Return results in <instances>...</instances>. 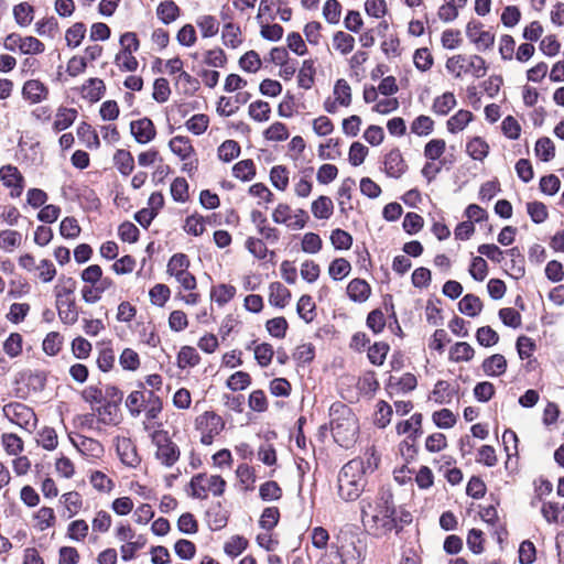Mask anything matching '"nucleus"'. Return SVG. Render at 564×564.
I'll use <instances>...</instances> for the list:
<instances>
[{
    "instance_id": "62",
    "label": "nucleus",
    "mask_w": 564,
    "mask_h": 564,
    "mask_svg": "<svg viewBox=\"0 0 564 564\" xmlns=\"http://www.w3.org/2000/svg\"><path fill=\"white\" fill-rule=\"evenodd\" d=\"M35 31L40 36L54 39L58 33V22L54 17L42 19L35 23Z\"/></svg>"
},
{
    "instance_id": "37",
    "label": "nucleus",
    "mask_w": 564,
    "mask_h": 564,
    "mask_svg": "<svg viewBox=\"0 0 564 564\" xmlns=\"http://www.w3.org/2000/svg\"><path fill=\"white\" fill-rule=\"evenodd\" d=\"M58 317L66 325H73L78 319V312L76 310L74 300H63L62 303H56Z\"/></svg>"
},
{
    "instance_id": "7",
    "label": "nucleus",
    "mask_w": 564,
    "mask_h": 564,
    "mask_svg": "<svg viewBox=\"0 0 564 564\" xmlns=\"http://www.w3.org/2000/svg\"><path fill=\"white\" fill-rule=\"evenodd\" d=\"M226 481L218 475L197 474L192 477L188 494L195 499H207L209 495L220 497L225 492Z\"/></svg>"
},
{
    "instance_id": "13",
    "label": "nucleus",
    "mask_w": 564,
    "mask_h": 564,
    "mask_svg": "<svg viewBox=\"0 0 564 564\" xmlns=\"http://www.w3.org/2000/svg\"><path fill=\"white\" fill-rule=\"evenodd\" d=\"M466 36L479 52L492 48L495 44V33L486 28L481 22L471 20L466 25Z\"/></svg>"
},
{
    "instance_id": "61",
    "label": "nucleus",
    "mask_w": 564,
    "mask_h": 564,
    "mask_svg": "<svg viewBox=\"0 0 564 564\" xmlns=\"http://www.w3.org/2000/svg\"><path fill=\"white\" fill-rule=\"evenodd\" d=\"M219 160L230 162L240 154V145L235 140L224 141L217 150Z\"/></svg>"
},
{
    "instance_id": "46",
    "label": "nucleus",
    "mask_w": 564,
    "mask_h": 564,
    "mask_svg": "<svg viewBox=\"0 0 564 564\" xmlns=\"http://www.w3.org/2000/svg\"><path fill=\"white\" fill-rule=\"evenodd\" d=\"M315 67L312 59H305L297 74V84L303 89H310L314 84Z\"/></svg>"
},
{
    "instance_id": "29",
    "label": "nucleus",
    "mask_w": 564,
    "mask_h": 564,
    "mask_svg": "<svg viewBox=\"0 0 564 564\" xmlns=\"http://www.w3.org/2000/svg\"><path fill=\"white\" fill-rule=\"evenodd\" d=\"M543 518L549 523L564 525V505L557 502H544L541 508Z\"/></svg>"
},
{
    "instance_id": "56",
    "label": "nucleus",
    "mask_w": 564,
    "mask_h": 564,
    "mask_svg": "<svg viewBox=\"0 0 564 564\" xmlns=\"http://www.w3.org/2000/svg\"><path fill=\"white\" fill-rule=\"evenodd\" d=\"M232 174L236 178L243 182L250 181L256 175V166L252 160H242L237 162L232 167Z\"/></svg>"
},
{
    "instance_id": "40",
    "label": "nucleus",
    "mask_w": 564,
    "mask_h": 564,
    "mask_svg": "<svg viewBox=\"0 0 564 564\" xmlns=\"http://www.w3.org/2000/svg\"><path fill=\"white\" fill-rule=\"evenodd\" d=\"M333 97L340 107H349L352 100L351 88L346 79L336 80L333 89Z\"/></svg>"
},
{
    "instance_id": "1",
    "label": "nucleus",
    "mask_w": 564,
    "mask_h": 564,
    "mask_svg": "<svg viewBox=\"0 0 564 564\" xmlns=\"http://www.w3.org/2000/svg\"><path fill=\"white\" fill-rule=\"evenodd\" d=\"M361 521L365 528L383 535L398 528L397 509L390 489L382 488L375 496L360 501Z\"/></svg>"
},
{
    "instance_id": "64",
    "label": "nucleus",
    "mask_w": 564,
    "mask_h": 564,
    "mask_svg": "<svg viewBox=\"0 0 564 564\" xmlns=\"http://www.w3.org/2000/svg\"><path fill=\"white\" fill-rule=\"evenodd\" d=\"M251 384V377L246 371H236L226 381V387L231 391H241Z\"/></svg>"
},
{
    "instance_id": "54",
    "label": "nucleus",
    "mask_w": 564,
    "mask_h": 564,
    "mask_svg": "<svg viewBox=\"0 0 564 564\" xmlns=\"http://www.w3.org/2000/svg\"><path fill=\"white\" fill-rule=\"evenodd\" d=\"M248 113L257 122H265L270 119L271 108L267 101L257 100L249 105Z\"/></svg>"
},
{
    "instance_id": "57",
    "label": "nucleus",
    "mask_w": 564,
    "mask_h": 564,
    "mask_svg": "<svg viewBox=\"0 0 564 564\" xmlns=\"http://www.w3.org/2000/svg\"><path fill=\"white\" fill-rule=\"evenodd\" d=\"M333 45L340 54L347 55L355 47V39L348 33L338 31L333 36Z\"/></svg>"
},
{
    "instance_id": "27",
    "label": "nucleus",
    "mask_w": 564,
    "mask_h": 564,
    "mask_svg": "<svg viewBox=\"0 0 564 564\" xmlns=\"http://www.w3.org/2000/svg\"><path fill=\"white\" fill-rule=\"evenodd\" d=\"M482 370L487 376L499 377L507 370V360L505 356L495 354L482 361Z\"/></svg>"
},
{
    "instance_id": "26",
    "label": "nucleus",
    "mask_w": 564,
    "mask_h": 564,
    "mask_svg": "<svg viewBox=\"0 0 564 564\" xmlns=\"http://www.w3.org/2000/svg\"><path fill=\"white\" fill-rule=\"evenodd\" d=\"M106 90L104 82L99 78H89L82 87V96L90 102L101 99Z\"/></svg>"
},
{
    "instance_id": "25",
    "label": "nucleus",
    "mask_w": 564,
    "mask_h": 564,
    "mask_svg": "<svg viewBox=\"0 0 564 564\" xmlns=\"http://www.w3.org/2000/svg\"><path fill=\"white\" fill-rule=\"evenodd\" d=\"M311 212L316 219H329L334 213V203L330 197L321 195L312 202Z\"/></svg>"
},
{
    "instance_id": "22",
    "label": "nucleus",
    "mask_w": 564,
    "mask_h": 564,
    "mask_svg": "<svg viewBox=\"0 0 564 564\" xmlns=\"http://www.w3.org/2000/svg\"><path fill=\"white\" fill-rule=\"evenodd\" d=\"M291 299V292L280 282H272L269 284V303L272 306L283 308Z\"/></svg>"
},
{
    "instance_id": "19",
    "label": "nucleus",
    "mask_w": 564,
    "mask_h": 564,
    "mask_svg": "<svg viewBox=\"0 0 564 564\" xmlns=\"http://www.w3.org/2000/svg\"><path fill=\"white\" fill-rule=\"evenodd\" d=\"M70 441L78 452L87 457L100 458L104 455V446L97 440L79 435Z\"/></svg>"
},
{
    "instance_id": "47",
    "label": "nucleus",
    "mask_w": 564,
    "mask_h": 564,
    "mask_svg": "<svg viewBox=\"0 0 564 564\" xmlns=\"http://www.w3.org/2000/svg\"><path fill=\"white\" fill-rule=\"evenodd\" d=\"M248 540L241 535L230 536L224 544V552L231 558L239 556L247 547Z\"/></svg>"
},
{
    "instance_id": "33",
    "label": "nucleus",
    "mask_w": 564,
    "mask_h": 564,
    "mask_svg": "<svg viewBox=\"0 0 564 564\" xmlns=\"http://www.w3.org/2000/svg\"><path fill=\"white\" fill-rule=\"evenodd\" d=\"M457 104L453 93L446 91L433 100L432 111L438 116H446Z\"/></svg>"
},
{
    "instance_id": "60",
    "label": "nucleus",
    "mask_w": 564,
    "mask_h": 564,
    "mask_svg": "<svg viewBox=\"0 0 564 564\" xmlns=\"http://www.w3.org/2000/svg\"><path fill=\"white\" fill-rule=\"evenodd\" d=\"M351 271V265L349 261L344 258H337L330 262L328 267V274L333 280H343L346 278Z\"/></svg>"
},
{
    "instance_id": "23",
    "label": "nucleus",
    "mask_w": 564,
    "mask_h": 564,
    "mask_svg": "<svg viewBox=\"0 0 564 564\" xmlns=\"http://www.w3.org/2000/svg\"><path fill=\"white\" fill-rule=\"evenodd\" d=\"M210 216L204 217L199 214H193L186 217L183 229L187 235L200 236L205 232L206 226L210 224Z\"/></svg>"
},
{
    "instance_id": "52",
    "label": "nucleus",
    "mask_w": 564,
    "mask_h": 564,
    "mask_svg": "<svg viewBox=\"0 0 564 564\" xmlns=\"http://www.w3.org/2000/svg\"><path fill=\"white\" fill-rule=\"evenodd\" d=\"M466 151L474 160L482 161L489 153V145L482 138L475 137L467 143Z\"/></svg>"
},
{
    "instance_id": "24",
    "label": "nucleus",
    "mask_w": 564,
    "mask_h": 564,
    "mask_svg": "<svg viewBox=\"0 0 564 564\" xmlns=\"http://www.w3.org/2000/svg\"><path fill=\"white\" fill-rule=\"evenodd\" d=\"M34 528L41 532L53 528L56 523V516L51 507L40 508L32 517Z\"/></svg>"
},
{
    "instance_id": "10",
    "label": "nucleus",
    "mask_w": 564,
    "mask_h": 564,
    "mask_svg": "<svg viewBox=\"0 0 564 564\" xmlns=\"http://www.w3.org/2000/svg\"><path fill=\"white\" fill-rule=\"evenodd\" d=\"M308 216L304 209L292 210L291 206L280 203L272 212V220L278 225H285L291 230L303 229Z\"/></svg>"
},
{
    "instance_id": "50",
    "label": "nucleus",
    "mask_w": 564,
    "mask_h": 564,
    "mask_svg": "<svg viewBox=\"0 0 564 564\" xmlns=\"http://www.w3.org/2000/svg\"><path fill=\"white\" fill-rule=\"evenodd\" d=\"M355 186V181L352 178H345L339 188H338V205L343 213H346L348 209H352L350 204L351 199V191Z\"/></svg>"
},
{
    "instance_id": "44",
    "label": "nucleus",
    "mask_w": 564,
    "mask_h": 564,
    "mask_svg": "<svg viewBox=\"0 0 564 564\" xmlns=\"http://www.w3.org/2000/svg\"><path fill=\"white\" fill-rule=\"evenodd\" d=\"M196 24L199 28L202 36L205 39L215 36L219 31V22L214 15H199L196 19Z\"/></svg>"
},
{
    "instance_id": "21",
    "label": "nucleus",
    "mask_w": 564,
    "mask_h": 564,
    "mask_svg": "<svg viewBox=\"0 0 564 564\" xmlns=\"http://www.w3.org/2000/svg\"><path fill=\"white\" fill-rule=\"evenodd\" d=\"M406 163L399 149L391 150L384 158L386 173L391 177H400L406 171Z\"/></svg>"
},
{
    "instance_id": "8",
    "label": "nucleus",
    "mask_w": 564,
    "mask_h": 564,
    "mask_svg": "<svg viewBox=\"0 0 564 564\" xmlns=\"http://www.w3.org/2000/svg\"><path fill=\"white\" fill-rule=\"evenodd\" d=\"M189 259L185 253H175L167 263L166 272L173 276L184 290L193 291L196 289V278L188 271Z\"/></svg>"
},
{
    "instance_id": "28",
    "label": "nucleus",
    "mask_w": 564,
    "mask_h": 564,
    "mask_svg": "<svg viewBox=\"0 0 564 564\" xmlns=\"http://www.w3.org/2000/svg\"><path fill=\"white\" fill-rule=\"evenodd\" d=\"M113 164L123 176H128L134 169V159L130 151L118 149L113 155Z\"/></svg>"
},
{
    "instance_id": "39",
    "label": "nucleus",
    "mask_w": 564,
    "mask_h": 564,
    "mask_svg": "<svg viewBox=\"0 0 564 564\" xmlns=\"http://www.w3.org/2000/svg\"><path fill=\"white\" fill-rule=\"evenodd\" d=\"M534 153L542 162H550L555 158L554 142L547 137L538 139L534 147Z\"/></svg>"
},
{
    "instance_id": "36",
    "label": "nucleus",
    "mask_w": 564,
    "mask_h": 564,
    "mask_svg": "<svg viewBox=\"0 0 564 564\" xmlns=\"http://www.w3.org/2000/svg\"><path fill=\"white\" fill-rule=\"evenodd\" d=\"M77 111L73 108H59L55 115L53 129L56 132L66 130L76 120Z\"/></svg>"
},
{
    "instance_id": "14",
    "label": "nucleus",
    "mask_w": 564,
    "mask_h": 564,
    "mask_svg": "<svg viewBox=\"0 0 564 564\" xmlns=\"http://www.w3.org/2000/svg\"><path fill=\"white\" fill-rule=\"evenodd\" d=\"M0 181L10 188V196L20 197L24 189V177L17 166L11 164L0 167Z\"/></svg>"
},
{
    "instance_id": "32",
    "label": "nucleus",
    "mask_w": 564,
    "mask_h": 564,
    "mask_svg": "<svg viewBox=\"0 0 564 564\" xmlns=\"http://www.w3.org/2000/svg\"><path fill=\"white\" fill-rule=\"evenodd\" d=\"M473 118L469 110L460 109L447 120L446 128L451 133H458L468 126Z\"/></svg>"
},
{
    "instance_id": "53",
    "label": "nucleus",
    "mask_w": 564,
    "mask_h": 564,
    "mask_svg": "<svg viewBox=\"0 0 564 564\" xmlns=\"http://www.w3.org/2000/svg\"><path fill=\"white\" fill-rule=\"evenodd\" d=\"M410 130L419 137H426L434 130V120L429 116L421 115L411 122Z\"/></svg>"
},
{
    "instance_id": "48",
    "label": "nucleus",
    "mask_w": 564,
    "mask_h": 564,
    "mask_svg": "<svg viewBox=\"0 0 564 564\" xmlns=\"http://www.w3.org/2000/svg\"><path fill=\"white\" fill-rule=\"evenodd\" d=\"M199 361L200 357L194 347L183 346L177 354V366L181 369L195 367Z\"/></svg>"
},
{
    "instance_id": "38",
    "label": "nucleus",
    "mask_w": 564,
    "mask_h": 564,
    "mask_svg": "<svg viewBox=\"0 0 564 564\" xmlns=\"http://www.w3.org/2000/svg\"><path fill=\"white\" fill-rule=\"evenodd\" d=\"M156 15L164 24H170L178 18L180 8L174 1L165 0L158 6Z\"/></svg>"
},
{
    "instance_id": "42",
    "label": "nucleus",
    "mask_w": 564,
    "mask_h": 564,
    "mask_svg": "<svg viewBox=\"0 0 564 564\" xmlns=\"http://www.w3.org/2000/svg\"><path fill=\"white\" fill-rule=\"evenodd\" d=\"M459 311L470 317L477 316L482 310L480 299L474 294H466L458 303Z\"/></svg>"
},
{
    "instance_id": "43",
    "label": "nucleus",
    "mask_w": 564,
    "mask_h": 564,
    "mask_svg": "<svg viewBox=\"0 0 564 564\" xmlns=\"http://www.w3.org/2000/svg\"><path fill=\"white\" fill-rule=\"evenodd\" d=\"M13 17L20 26L25 28L34 19V8L28 2H21L13 7Z\"/></svg>"
},
{
    "instance_id": "15",
    "label": "nucleus",
    "mask_w": 564,
    "mask_h": 564,
    "mask_svg": "<svg viewBox=\"0 0 564 564\" xmlns=\"http://www.w3.org/2000/svg\"><path fill=\"white\" fill-rule=\"evenodd\" d=\"M116 452L121 463L128 467L135 468L140 465L141 458L138 454L137 446L128 437L118 436L115 440Z\"/></svg>"
},
{
    "instance_id": "18",
    "label": "nucleus",
    "mask_w": 564,
    "mask_h": 564,
    "mask_svg": "<svg viewBox=\"0 0 564 564\" xmlns=\"http://www.w3.org/2000/svg\"><path fill=\"white\" fill-rule=\"evenodd\" d=\"M22 96L30 104H40L48 98V88L37 79H30L23 84Z\"/></svg>"
},
{
    "instance_id": "2",
    "label": "nucleus",
    "mask_w": 564,
    "mask_h": 564,
    "mask_svg": "<svg viewBox=\"0 0 564 564\" xmlns=\"http://www.w3.org/2000/svg\"><path fill=\"white\" fill-rule=\"evenodd\" d=\"M375 453H367L365 458H355L346 463L337 480L338 496L345 501L358 499L366 486V474L373 471L378 466Z\"/></svg>"
},
{
    "instance_id": "11",
    "label": "nucleus",
    "mask_w": 564,
    "mask_h": 564,
    "mask_svg": "<svg viewBox=\"0 0 564 564\" xmlns=\"http://www.w3.org/2000/svg\"><path fill=\"white\" fill-rule=\"evenodd\" d=\"M3 415L13 424L31 432L36 426V415L26 404L11 402L3 406Z\"/></svg>"
},
{
    "instance_id": "59",
    "label": "nucleus",
    "mask_w": 564,
    "mask_h": 564,
    "mask_svg": "<svg viewBox=\"0 0 564 564\" xmlns=\"http://www.w3.org/2000/svg\"><path fill=\"white\" fill-rule=\"evenodd\" d=\"M289 170L283 165H275L270 171V181L272 185L284 192L289 186Z\"/></svg>"
},
{
    "instance_id": "34",
    "label": "nucleus",
    "mask_w": 564,
    "mask_h": 564,
    "mask_svg": "<svg viewBox=\"0 0 564 564\" xmlns=\"http://www.w3.org/2000/svg\"><path fill=\"white\" fill-rule=\"evenodd\" d=\"M221 39L224 45L231 48H237L242 43V34L239 25L231 22L223 26Z\"/></svg>"
},
{
    "instance_id": "30",
    "label": "nucleus",
    "mask_w": 564,
    "mask_h": 564,
    "mask_svg": "<svg viewBox=\"0 0 564 564\" xmlns=\"http://www.w3.org/2000/svg\"><path fill=\"white\" fill-rule=\"evenodd\" d=\"M370 292V285L361 279L351 280L347 286V294L355 302H365Z\"/></svg>"
},
{
    "instance_id": "35",
    "label": "nucleus",
    "mask_w": 564,
    "mask_h": 564,
    "mask_svg": "<svg viewBox=\"0 0 564 564\" xmlns=\"http://www.w3.org/2000/svg\"><path fill=\"white\" fill-rule=\"evenodd\" d=\"M75 289L76 281L70 276L62 275L54 289L56 303H62L63 300H73L72 294Z\"/></svg>"
},
{
    "instance_id": "55",
    "label": "nucleus",
    "mask_w": 564,
    "mask_h": 564,
    "mask_svg": "<svg viewBox=\"0 0 564 564\" xmlns=\"http://www.w3.org/2000/svg\"><path fill=\"white\" fill-rule=\"evenodd\" d=\"M453 398L451 384L447 381H438L430 395V400L438 404L449 403Z\"/></svg>"
},
{
    "instance_id": "20",
    "label": "nucleus",
    "mask_w": 564,
    "mask_h": 564,
    "mask_svg": "<svg viewBox=\"0 0 564 564\" xmlns=\"http://www.w3.org/2000/svg\"><path fill=\"white\" fill-rule=\"evenodd\" d=\"M99 423L104 425H117L121 421L120 405L104 402L93 409Z\"/></svg>"
},
{
    "instance_id": "45",
    "label": "nucleus",
    "mask_w": 564,
    "mask_h": 564,
    "mask_svg": "<svg viewBox=\"0 0 564 564\" xmlns=\"http://www.w3.org/2000/svg\"><path fill=\"white\" fill-rule=\"evenodd\" d=\"M22 242V235L17 230L6 229L0 231V249L12 252Z\"/></svg>"
},
{
    "instance_id": "9",
    "label": "nucleus",
    "mask_w": 564,
    "mask_h": 564,
    "mask_svg": "<svg viewBox=\"0 0 564 564\" xmlns=\"http://www.w3.org/2000/svg\"><path fill=\"white\" fill-rule=\"evenodd\" d=\"M195 427L200 433V442L210 445L215 436L225 427V421L214 411H206L195 419Z\"/></svg>"
},
{
    "instance_id": "58",
    "label": "nucleus",
    "mask_w": 564,
    "mask_h": 564,
    "mask_svg": "<svg viewBox=\"0 0 564 564\" xmlns=\"http://www.w3.org/2000/svg\"><path fill=\"white\" fill-rule=\"evenodd\" d=\"M36 442L46 451H54L58 445L57 433L53 427H43L37 433Z\"/></svg>"
},
{
    "instance_id": "12",
    "label": "nucleus",
    "mask_w": 564,
    "mask_h": 564,
    "mask_svg": "<svg viewBox=\"0 0 564 564\" xmlns=\"http://www.w3.org/2000/svg\"><path fill=\"white\" fill-rule=\"evenodd\" d=\"M3 46L6 50L19 51L24 55H37L45 51V45L34 36H22L18 33H11L6 36Z\"/></svg>"
},
{
    "instance_id": "3",
    "label": "nucleus",
    "mask_w": 564,
    "mask_h": 564,
    "mask_svg": "<svg viewBox=\"0 0 564 564\" xmlns=\"http://www.w3.org/2000/svg\"><path fill=\"white\" fill-rule=\"evenodd\" d=\"M329 425L334 441L341 447H351L359 435V423L352 410L340 402L329 409Z\"/></svg>"
},
{
    "instance_id": "5",
    "label": "nucleus",
    "mask_w": 564,
    "mask_h": 564,
    "mask_svg": "<svg viewBox=\"0 0 564 564\" xmlns=\"http://www.w3.org/2000/svg\"><path fill=\"white\" fill-rule=\"evenodd\" d=\"M154 424L145 423V431L149 432L153 445L156 447L155 458L165 467H172L180 458V448L171 440L167 431L154 429Z\"/></svg>"
},
{
    "instance_id": "63",
    "label": "nucleus",
    "mask_w": 564,
    "mask_h": 564,
    "mask_svg": "<svg viewBox=\"0 0 564 564\" xmlns=\"http://www.w3.org/2000/svg\"><path fill=\"white\" fill-rule=\"evenodd\" d=\"M62 346H63V336L57 332L48 333L42 343L43 351L48 356L57 355L59 352Z\"/></svg>"
},
{
    "instance_id": "17",
    "label": "nucleus",
    "mask_w": 564,
    "mask_h": 564,
    "mask_svg": "<svg viewBox=\"0 0 564 564\" xmlns=\"http://www.w3.org/2000/svg\"><path fill=\"white\" fill-rule=\"evenodd\" d=\"M130 132L140 144L150 143L156 135L154 123L149 118H141L130 122Z\"/></svg>"
},
{
    "instance_id": "41",
    "label": "nucleus",
    "mask_w": 564,
    "mask_h": 564,
    "mask_svg": "<svg viewBox=\"0 0 564 564\" xmlns=\"http://www.w3.org/2000/svg\"><path fill=\"white\" fill-rule=\"evenodd\" d=\"M236 295V288L231 284H218L214 286L210 291V297L215 301L219 306L227 304L229 301L234 299Z\"/></svg>"
},
{
    "instance_id": "51",
    "label": "nucleus",
    "mask_w": 564,
    "mask_h": 564,
    "mask_svg": "<svg viewBox=\"0 0 564 564\" xmlns=\"http://www.w3.org/2000/svg\"><path fill=\"white\" fill-rule=\"evenodd\" d=\"M89 533V525L86 520L77 519L67 525V536L75 542H83Z\"/></svg>"
},
{
    "instance_id": "49",
    "label": "nucleus",
    "mask_w": 564,
    "mask_h": 564,
    "mask_svg": "<svg viewBox=\"0 0 564 564\" xmlns=\"http://www.w3.org/2000/svg\"><path fill=\"white\" fill-rule=\"evenodd\" d=\"M339 139L330 138L325 143H321L317 149V155L321 160H336L341 155L339 151Z\"/></svg>"
},
{
    "instance_id": "31",
    "label": "nucleus",
    "mask_w": 564,
    "mask_h": 564,
    "mask_svg": "<svg viewBox=\"0 0 564 564\" xmlns=\"http://www.w3.org/2000/svg\"><path fill=\"white\" fill-rule=\"evenodd\" d=\"M475 356L474 348L466 341H458L451 347L448 358L453 362H468Z\"/></svg>"
},
{
    "instance_id": "6",
    "label": "nucleus",
    "mask_w": 564,
    "mask_h": 564,
    "mask_svg": "<svg viewBox=\"0 0 564 564\" xmlns=\"http://www.w3.org/2000/svg\"><path fill=\"white\" fill-rule=\"evenodd\" d=\"M340 564H362L365 560V549L356 534L350 531L341 530L333 543Z\"/></svg>"
},
{
    "instance_id": "4",
    "label": "nucleus",
    "mask_w": 564,
    "mask_h": 564,
    "mask_svg": "<svg viewBox=\"0 0 564 564\" xmlns=\"http://www.w3.org/2000/svg\"><path fill=\"white\" fill-rule=\"evenodd\" d=\"M445 67L455 78H463L465 75L481 78L488 70L486 61L477 54H456L447 58Z\"/></svg>"
},
{
    "instance_id": "16",
    "label": "nucleus",
    "mask_w": 564,
    "mask_h": 564,
    "mask_svg": "<svg viewBox=\"0 0 564 564\" xmlns=\"http://www.w3.org/2000/svg\"><path fill=\"white\" fill-rule=\"evenodd\" d=\"M169 148L172 153L177 155L182 161H189L188 163H185L184 170L192 171L196 167L193 165L192 161L195 155V150L189 138L184 135L173 137L169 142Z\"/></svg>"
}]
</instances>
